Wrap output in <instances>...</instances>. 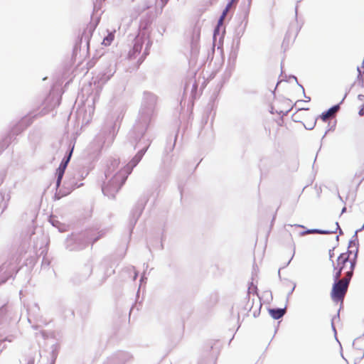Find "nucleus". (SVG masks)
<instances>
[{
  "label": "nucleus",
  "instance_id": "obj_21",
  "mask_svg": "<svg viewBox=\"0 0 364 364\" xmlns=\"http://www.w3.org/2000/svg\"><path fill=\"white\" fill-rule=\"evenodd\" d=\"M60 232H64L65 231V227L63 224L61 223V225H59V226L57 228Z\"/></svg>",
  "mask_w": 364,
  "mask_h": 364
},
{
  "label": "nucleus",
  "instance_id": "obj_4",
  "mask_svg": "<svg viewBox=\"0 0 364 364\" xmlns=\"http://www.w3.org/2000/svg\"><path fill=\"white\" fill-rule=\"evenodd\" d=\"M127 179L124 173L121 171L117 172L112 178L102 187V191L108 197L114 198L115 194L121 188Z\"/></svg>",
  "mask_w": 364,
  "mask_h": 364
},
{
  "label": "nucleus",
  "instance_id": "obj_18",
  "mask_svg": "<svg viewBox=\"0 0 364 364\" xmlns=\"http://www.w3.org/2000/svg\"><path fill=\"white\" fill-rule=\"evenodd\" d=\"M355 177L358 178V181L360 183L364 180V171L359 172V173H355Z\"/></svg>",
  "mask_w": 364,
  "mask_h": 364
},
{
  "label": "nucleus",
  "instance_id": "obj_27",
  "mask_svg": "<svg viewBox=\"0 0 364 364\" xmlns=\"http://www.w3.org/2000/svg\"><path fill=\"white\" fill-rule=\"evenodd\" d=\"M4 265H5V264H3V265L0 267V271H2V270H4V268H5V267H4Z\"/></svg>",
  "mask_w": 364,
  "mask_h": 364
},
{
  "label": "nucleus",
  "instance_id": "obj_1",
  "mask_svg": "<svg viewBox=\"0 0 364 364\" xmlns=\"http://www.w3.org/2000/svg\"><path fill=\"white\" fill-rule=\"evenodd\" d=\"M357 259V250H348L341 253L333 263V279L352 278Z\"/></svg>",
  "mask_w": 364,
  "mask_h": 364
},
{
  "label": "nucleus",
  "instance_id": "obj_11",
  "mask_svg": "<svg viewBox=\"0 0 364 364\" xmlns=\"http://www.w3.org/2000/svg\"><path fill=\"white\" fill-rule=\"evenodd\" d=\"M269 314L274 319L282 318L285 314L284 309H272L269 310Z\"/></svg>",
  "mask_w": 364,
  "mask_h": 364
},
{
  "label": "nucleus",
  "instance_id": "obj_20",
  "mask_svg": "<svg viewBox=\"0 0 364 364\" xmlns=\"http://www.w3.org/2000/svg\"><path fill=\"white\" fill-rule=\"evenodd\" d=\"M56 354L55 353V352L53 350L52 353H51V360L50 361L47 363V364H55V360H56Z\"/></svg>",
  "mask_w": 364,
  "mask_h": 364
},
{
  "label": "nucleus",
  "instance_id": "obj_17",
  "mask_svg": "<svg viewBox=\"0 0 364 364\" xmlns=\"http://www.w3.org/2000/svg\"><path fill=\"white\" fill-rule=\"evenodd\" d=\"M85 267H86V269H85L86 272L84 275V279H87L89 278L90 275L91 274V267L88 265H86Z\"/></svg>",
  "mask_w": 364,
  "mask_h": 364
},
{
  "label": "nucleus",
  "instance_id": "obj_6",
  "mask_svg": "<svg viewBox=\"0 0 364 364\" xmlns=\"http://www.w3.org/2000/svg\"><path fill=\"white\" fill-rule=\"evenodd\" d=\"M75 144H72V142H70L68 146V149L63 157V160L61 161L58 168L56 170V175H57V179H56V188H59V186L61 184L62 179L63 178L65 169L70 161V159L72 157V154L73 152Z\"/></svg>",
  "mask_w": 364,
  "mask_h": 364
},
{
  "label": "nucleus",
  "instance_id": "obj_8",
  "mask_svg": "<svg viewBox=\"0 0 364 364\" xmlns=\"http://www.w3.org/2000/svg\"><path fill=\"white\" fill-rule=\"evenodd\" d=\"M91 38V28L87 27L84 32L82 34V36L79 41L78 43H77L75 46L73 53L74 54L77 55V49L79 48L80 50H81V45L82 43V41L84 40L85 42V46L87 48V54H89V50H90V41Z\"/></svg>",
  "mask_w": 364,
  "mask_h": 364
},
{
  "label": "nucleus",
  "instance_id": "obj_10",
  "mask_svg": "<svg viewBox=\"0 0 364 364\" xmlns=\"http://www.w3.org/2000/svg\"><path fill=\"white\" fill-rule=\"evenodd\" d=\"M338 109L339 105H335L330 108L326 112H323L321 115V119L323 121H326L327 119L333 117L338 112Z\"/></svg>",
  "mask_w": 364,
  "mask_h": 364
},
{
  "label": "nucleus",
  "instance_id": "obj_14",
  "mask_svg": "<svg viewBox=\"0 0 364 364\" xmlns=\"http://www.w3.org/2000/svg\"><path fill=\"white\" fill-rule=\"evenodd\" d=\"M312 233H319V234H325L326 233V231H321L316 229H312V230H308L304 232L301 233V235H304L306 234H312Z\"/></svg>",
  "mask_w": 364,
  "mask_h": 364
},
{
  "label": "nucleus",
  "instance_id": "obj_25",
  "mask_svg": "<svg viewBox=\"0 0 364 364\" xmlns=\"http://www.w3.org/2000/svg\"><path fill=\"white\" fill-rule=\"evenodd\" d=\"M360 116H364V106L361 107L358 112Z\"/></svg>",
  "mask_w": 364,
  "mask_h": 364
},
{
  "label": "nucleus",
  "instance_id": "obj_12",
  "mask_svg": "<svg viewBox=\"0 0 364 364\" xmlns=\"http://www.w3.org/2000/svg\"><path fill=\"white\" fill-rule=\"evenodd\" d=\"M11 141V134L7 135L0 141V153L6 149Z\"/></svg>",
  "mask_w": 364,
  "mask_h": 364
},
{
  "label": "nucleus",
  "instance_id": "obj_24",
  "mask_svg": "<svg viewBox=\"0 0 364 364\" xmlns=\"http://www.w3.org/2000/svg\"><path fill=\"white\" fill-rule=\"evenodd\" d=\"M233 1H234V0H232L230 2H229V3L228 4V5H227V6H226V7H225V9H228V11L230 9V8H231V6H232V3H233Z\"/></svg>",
  "mask_w": 364,
  "mask_h": 364
},
{
  "label": "nucleus",
  "instance_id": "obj_16",
  "mask_svg": "<svg viewBox=\"0 0 364 364\" xmlns=\"http://www.w3.org/2000/svg\"><path fill=\"white\" fill-rule=\"evenodd\" d=\"M50 223L52 224L53 226L58 228L59 225H61V223L59 222L55 218L50 217L49 220Z\"/></svg>",
  "mask_w": 364,
  "mask_h": 364
},
{
  "label": "nucleus",
  "instance_id": "obj_23",
  "mask_svg": "<svg viewBox=\"0 0 364 364\" xmlns=\"http://www.w3.org/2000/svg\"><path fill=\"white\" fill-rule=\"evenodd\" d=\"M26 364H34V358H29L28 359V361H27V363Z\"/></svg>",
  "mask_w": 364,
  "mask_h": 364
},
{
  "label": "nucleus",
  "instance_id": "obj_19",
  "mask_svg": "<svg viewBox=\"0 0 364 364\" xmlns=\"http://www.w3.org/2000/svg\"><path fill=\"white\" fill-rule=\"evenodd\" d=\"M50 264V261L48 259L43 257L42 261V267L46 268L48 267Z\"/></svg>",
  "mask_w": 364,
  "mask_h": 364
},
{
  "label": "nucleus",
  "instance_id": "obj_13",
  "mask_svg": "<svg viewBox=\"0 0 364 364\" xmlns=\"http://www.w3.org/2000/svg\"><path fill=\"white\" fill-rule=\"evenodd\" d=\"M114 38V35L113 33H109L107 36L104 38L102 43L105 46H109L113 41Z\"/></svg>",
  "mask_w": 364,
  "mask_h": 364
},
{
  "label": "nucleus",
  "instance_id": "obj_22",
  "mask_svg": "<svg viewBox=\"0 0 364 364\" xmlns=\"http://www.w3.org/2000/svg\"><path fill=\"white\" fill-rule=\"evenodd\" d=\"M358 99L360 101L362 104H364V95H359Z\"/></svg>",
  "mask_w": 364,
  "mask_h": 364
},
{
  "label": "nucleus",
  "instance_id": "obj_2",
  "mask_svg": "<svg viewBox=\"0 0 364 364\" xmlns=\"http://www.w3.org/2000/svg\"><path fill=\"white\" fill-rule=\"evenodd\" d=\"M90 240L91 230L87 228L69 235L65 240V247L69 251L82 250L89 245Z\"/></svg>",
  "mask_w": 364,
  "mask_h": 364
},
{
  "label": "nucleus",
  "instance_id": "obj_5",
  "mask_svg": "<svg viewBox=\"0 0 364 364\" xmlns=\"http://www.w3.org/2000/svg\"><path fill=\"white\" fill-rule=\"evenodd\" d=\"M269 135L274 139H281L287 136L288 130L284 124V120L282 117L278 119H272L267 124Z\"/></svg>",
  "mask_w": 364,
  "mask_h": 364
},
{
  "label": "nucleus",
  "instance_id": "obj_9",
  "mask_svg": "<svg viewBox=\"0 0 364 364\" xmlns=\"http://www.w3.org/2000/svg\"><path fill=\"white\" fill-rule=\"evenodd\" d=\"M11 199L10 192L6 189H0V213H2L6 209L9 202Z\"/></svg>",
  "mask_w": 364,
  "mask_h": 364
},
{
  "label": "nucleus",
  "instance_id": "obj_7",
  "mask_svg": "<svg viewBox=\"0 0 364 364\" xmlns=\"http://www.w3.org/2000/svg\"><path fill=\"white\" fill-rule=\"evenodd\" d=\"M291 109V103L285 100H276L272 106V113H277L283 119L284 115Z\"/></svg>",
  "mask_w": 364,
  "mask_h": 364
},
{
  "label": "nucleus",
  "instance_id": "obj_3",
  "mask_svg": "<svg viewBox=\"0 0 364 364\" xmlns=\"http://www.w3.org/2000/svg\"><path fill=\"white\" fill-rule=\"evenodd\" d=\"M350 279L351 278L346 277L334 279L335 282L331 292V299L334 302L343 304Z\"/></svg>",
  "mask_w": 364,
  "mask_h": 364
},
{
  "label": "nucleus",
  "instance_id": "obj_26",
  "mask_svg": "<svg viewBox=\"0 0 364 364\" xmlns=\"http://www.w3.org/2000/svg\"><path fill=\"white\" fill-rule=\"evenodd\" d=\"M5 340H6V341H9V342H11V341H13V338H12L11 337V338L7 337V338H6V339H5Z\"/></svg>",
  "mask_w": 364,
  "mask_h": 364
},
{
  "label": "nucleus",
  "instance_id": "obj_15",
  "mask_svg": "<svg viewBox=\"0 0 364 364\" xmlns=\"http://www.w3.org/2000/svg\"><path fill=\"white\" fill-rule=\"evenodd\" d=\"M228 11H229L228 9H225L223 11V14H222L221 16L220 17V19L218 20V27L223 25V21H224V19H225V16H226V15H227Z\"/></svg>",
  "mask_w": 364,
  "mask_h": 364
}]
</instances>
